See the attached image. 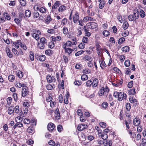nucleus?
Segmentation results:
<instances>
[{
	"mask_svg": "<svg viewBox=\"0 0 146 146\" xmlns=\"http://www.w3.org/2000/svg\"><path fill=\"white\" fill-rule=\"evenodd\" d=\"M124 122L126 127V129H129L130 128L129 124L131 123L132 122V121L131 120L130 118L128 119V121L126 120H124Z\"/></svg>",
	"mask_w": 146,
	"mask_h": 146,
	"instance_id": "obj_15",
	"label": "nucleus"
},
{
	"mask_svg": "<svg viewBox=\"0 0 146 146\" xmlns=\"http://www.w3.org/2000/svg\"><path fill=\"white\" fill-rule=\"evenodd\" d=\"M79 13L78 12L76 11L73 15V21L74 23H76L79 21Z\"/></svg>",
	"mask_w": 146,
	"mask_h": 146,
	"instance_id": "obj_3",
	"label": "nucleus"
},
{
	"mask_svg": "<svg viewBox=\"0 0 146 146\" xmlns=\"http://www.w3.org/2000/svg\"><path fill=\"white\" fill-rule=\"evenodd\" d=\"M14 106H11L9 108L8 110V113L9 115L12 114L14 112Z\"/></svg>",
	"mask_w": 146,
	"mask_h": 146,
	"instance_id": "obj_20",
	"label": "nucleus"
},
{
	"mask_svg": "<svg viewBox=\"0 0 146 146\" xmlns=\"http://www.w3.org/2000/svg\"><path fill=\"white\" fill-rule=\"evenodd\" d=\"M88 25L90 27V29H93L98 27V25L97 23L93 22H90L88 23Z\"/></svg>",
	"mask_w": 146,
	"mask_h": 146,
	"instance_id": "obj_8",
	"label": "nucleus"
},
{
	"mask_svg": "<svg viewBox=\"0 0 146 146\" xmlns=\"http://www.w3.org/2000/svg\"><path fill=\"white\" fill-rule=\"evenodd\" d=\"M134 17L135 18V20L138 19L139 17V12L137 8H135L133 10V14Z\"/></svg>",
	"mask_w": 146,
	"mask_h": 146,
	"instance_id": "obj_5",
	"label": "nucleus"
},
{
	"mask_svg": "<svg viewBox=\"0 0 146 146\" xmlns=\"http://www.w3.org/2000/svg\"><path fill=\"white\" fill-rule=\"evenodd\" d=\"M48 130L51 132L53 131L55 128L54 124L51 122L49 123L47 126Z\"/></svg>",
	"mask_w": 146,
	"mask_h": 146,
	"instance_id": "obj_6",
	"label": "nucleus"
},
{
	"mask_svg": "<svg viewBox=\"0 0 146 146\" xmlns=\"http://www.w3.org/2000/svg\"><path fill=\"white\" fill-rule=\"evenodd\" d=\"M3 16L5 17V19H7L8 20H10L11 19V17L10 15L8 13L6 12H4L3 13Z\"/></svg>",
	"mask_w": 146,
	"mask_h": 146,
	"instance_id": "obj_27",
	"label": "nucleus"
},
{
	"mask_svg": "<svg viewBox=\"0 0 146 146\" xmlns=\"http://www.w3.org/2000/svg\"><path fill=\"white\" fill-rule=\"evenodd\" d=\"M66 7L64 5L60 6L58 9L59 12H62L66 9Z\"/></svg>",
	"mask_w": 146,
	"mask_h": 146,
	"instance_id": "obj_32",
	"label": "nucleus"
},
{
	"mask_svg": "<svg viewBox=\"0 0 146 146\" xmlns=\"http://www.w3.org/2000/svg\"><path fill=\"white\" fill-rule=\"evenodd\" d=\"M98 2H100V4L99 5V8L100 9H103L105 6V1L104 0H102L101 1H100Z\"/></svg>",
	"mask_w": 146,
	"mask_h": 146,
	"instance_id": "obj_26",
	"label": "nucleus"
},
{
	"mask_svg": "<svg viewBox=\"0 0 146 146\" xmlns=\"http://www.w3.org/2000/svg\"><path fill=\"white\" fill-rule=\"evenodd\" d=\"M41 33V31L39 30L33 29V33H32L31 34H34V35H40Z\"/></svg>",
	"mask_w": 146,
	"mask_h": 146,
	"instance_id": "obj_31",
	"label": "nucleus"
},
{
	"mask_svg": "<svg viewBox=\"0 0 146 146\" xmlns=\"http://www.w3.org/2000/svg\"><path fill=\"white\" fill-rule=\"evenodd\" d=\"M71 41L70 40H68L66 42H64L63 43L62 47L64 46V47H66V46H67L68 47H71L72 45H73Z\"/></svg>",
	"mask_w": 146,
	"mask_h": 146,
	"instance_id": "obj_13",
	"label": "nucleus"
},
{
	"mask_svg": "<svg viewBox=\"0 0 146 146\" xmlns=\"http://www.w3.org/2000/svg\"><path fill=\"white\" fill-rule=\"evenodd\" d=\"M33 17L35 19H37L39 16L40 15L39 13L35 11L33 13Z\"/></svg>",
	"mask_w": 146,
	"mask_h": 146,
	"instance_id": "obj_34",
	"label": "nucleus"
},
{
	"mask_svg": "<svg viewBox=\"0 0 146 146\" xmlns=\"http://www.w3.org/2000/svg\"><path fill=\"white\" fill-rule=\"evenodd\" d=\"M46 79L48 82L51 83L52 82H55L56 81L55 78L54 76L52 77L50 75H48L46 77Z\"/></svg>",
	"mask_w": 146,
	"mask_h": 146,
	"instance_id": "obj_7",
	"label": "nucleus"
},
{
	"mask_svg": "<svg viewBox=\"0 0 146 146\" xmlns=\"http://www.w3.org/2000/svg\"><path fill=\"white\" fill-rule=\"evenodd\" d=\"M129 24L127 21H125L123 23L122 25V27L124 30L127 29L129 27Z\"/></svg>",
	"mask_w": 146,
	"mask_h": 146,
	"instance_id": "obj_40",
	"label": "nucleus"
},
{
	"mask_svg": "<svg viewBox=\"0 0 146 146\" xmlns=\"http://www.w3.org/2000/svg\"><path fill=\"white\" fill-rule=\"evenodd\" d=\"M21 41L20 40H17L15 41V47L16 48H18L19 47V46L22 44Z\"/></svg>",
	"mask_w": 146,
	"mask_h": 146,
	"instance_id": "obj_30",
	"label": "nucleus"
},
{
	"mask_svg": "<svg viewBox=\"0 0 146 146\" xmlns=\"http://www.w3.org/2000/svg\"><path fill=\"white\" fill-rule=\"evenodd\" d=\"M54 116L55 118L57 120H59L60 117V115L59 110V108H57L54 111Z\"/></svg>",
	"mask_w": 146,
	"mask_h": 146,
	"instance_id": "obj_9",
	"label": "nucleus"
},
{
	"mask_svg": "<svg viewBox=\"0 0 146 146\" xmlns=\"http://www.w3.org/2000/svg\"><path fill=\"white\" fill-rule=\"evenodd\" d=\"M88 76L85 74L82 75L81 76V79L82 81H86L88 79Z\"/></svg>",
	"mask_w": 146,
	"mask_h": 146,
	"instance_id": "obj_49",
	"label": "nucleus"
},
{
	"mask_svg": "<svg viewBox=\"0 0 146 146\" xmlns=\"http://www.w3.org/2000/svg\"><path fill=\"white\" fill-rule=\"evenodd\" d=\"M129 102L131 103H134L135 104L133 105L135 106H136L138 105L137 101V99L133 98V97H130L129 98Z\"/></svg>",
	"mask_w": 146,
	"mask_h": 146,
	"instance_id": "obj_12",
	"label": "nucleus"
},
{
	"mask_svg": "<svg viewBox=\"0 0 146 146\" xmlns=\"http://www.w3.org/2000/svg\"><path fill=\"white\" fill-rule=\"evenodd\" d=\"M129 20L130 21H133L135 20V18L134 17V16L133 15H129L127 17Z\"/></svg>",
	"mask_w": 146,
	"mask_h": 146,
	"instance_id": "obj_60",
	"label": "nucleus"
},
{
	"mask_svg": "<svg viewBox=\"0 0 146 146\" xmlns=\"http://www.w3.org/2000/svg\"><path fill=\"white\" fill-rule=\"evenodd\" d=\"M142 142L139 144V146H145L146 145V138H143L141 139Z\"/></svg>",
	"mask_w": 146,
	"mask_h": 146,
	"instance_id": "obj_38",
	"label": "nucleus"
},
{
	"mask_svg": "<svg viewBox=\"0 0 146 146\" xmlns=\"http://www.w3.org/2000/svg\"><path fill=\"white\" fill-rule=\"evenodd\" d=\"M37 10H39V11L42 13H46L47 9L44 7H42L39 8L38 7H37L36 8Z\"/></svg>",
	"mask_w": 146,
	"mask_h": 146,
	"instance_id": "obj_14",
	"label": "nucleus"
},
{
	"mask_svg": "<svg viewBox=\"0 0 146 146\" xmlns=\"http://www.w3.org/2000/svg\"><path fill=\"white\" fill-rule=\"evenodd\" d=\"M7 103L8 105H6L5 106L7 107V105H10L12 101V98L11 97H8L7 99Z\"/></svg>",
	"mask_w": 146,
	"mask_h": 146,
	"instance_id": "obj_51",
	"label": "nucleus"
},
{
	"mask_svg": "<svg viewBox=\"0 0 146 146\" xmlns=\"http://www.w3.org/2000/svg\"><path fill=\"white\" fill-rule=\"evenodd\" d=\"M12 97L13 98L15 102H17L18 100V96L17 93L14 92L13 93Z\"/></svg>",
	"mask_w": 146,
	"mask_h": 146,
	"instance_id": "obj_56",
	"label": "nucleus"
},
{
	"mask_svg": "<svg viewBox=\"0 0 146 146\" xmlns=\"http://www.w3.org/2000/svg\"><path fill=\"white\" fill-rule=\"evenodd\" d=\"M16 75L20 78H21L23 76V73L21 70H19Z\"/></svg>",
	"mask_w": 146,
	"mask_h": 146,
	"instance_id": "obj_44",
	"label": "nucleus"
},
{
	"mask_svg": "<svg viewBox=\"0 0 146 146\" xmlns=\"http://www.w3.org/2000/svg\"><path fill=\"white\" fill-rule=\"evenodd\" d=\"M29 91L28 87L25 85L22 88L21 95L23 97H25L29 94Z\"/></svg>",
	"mask_w": 146,
	"mask_h": 146,
	"instance_id": "obj_2",
	"label": "nucleus"
},
{
	"mask_svg": "<svg viewBox=\"0 0 146 146\" xmlns=\"http://www.w3.org/2000/svg\"><path fill=\"white\" fill-rule=\"evenodd\" d=\"M100 66L102 69H104V67H106L107 65L106 64L104 60L99 61Z\"/></svg>",
	"mask_w": 146,
	"mask_h": 146,
	"instance_id": "obj_22",
	"label": "nucleus"
},
{
	"mask_svg": "<svg viewBox=\"0 0 146 146\" xmlns=\"http://www.w3.org/2000/svg\"><path fill=\"white\" fill-rule=\"evenodd\" d=\"M126 110L128 111H129L131 108V104L129 103H127L125 105Z\"/></svg>",
	"mask_w": 146,
	"mask_h": 146,
	"instance_id": "obj_62",
	"label": "nucleus"
},
{
	"mask_svg": "<svg viewBox=\"0 0 146 146\" xmlns=\"http://www.w3.org/2000/svg\"><path fill=\"white\" fill-rule=\"evenodd\" d=\"M108 103L106 102H104L102 104L101 107L102 108L106 109L108 107Z\"/></svg>",
	"mask_w": 146,
	"mask_h": 146,
	"instance_id": "obj_61",
	"label": "nucleus"
},
{
	"mask_svg": "<svg viewBox=\"0 0 146 146\" xmlns=\"http://www.w3.org/2000/svg\"><path fill=\"white\" fill-rule=\"evenodd\" d=\"M6 52L7 56L10 58H11L13 56V55L11 53L10 50L9 48H6Z\"/></svg>",
	"mask_w": 146,
	"mask_h": 146,
	"instance_id": "obj_21",
	"label": "nucleus"
},
{
	"mask_svg": "<svg viewBox=\"0 0 146 146\" xmlns=\"http://www.w3.org/2000/svg\"><path fill=\"white\" fill-rule=\"evenodd\" d=\"M92 143L90 141L88 142L84 141L83 143L82 144L83 146H92Z\"/></svg>",
	"mask_w": 146,
	"mask_h": 146,
	"instance_id": "obj_55",
	"label": "nucleus"
},
{
	"mask_svg": "<svg viewBox=\"0 0 146 146\" xmlns=\"http://www.w3.org/2000/svg\"><path fill=\"white\" fill-rule=\"evenodd\" d=\"M68 21V19L65 18L62 20L61 22V25L62 26H64L67 24Z\"/></svg>",
	"mask_w": 146,
	"mask_h": 146,
	"instance_id": "obj_28",
	"label": "nucleus"
},
{
	"mask_svg": "<svg viewBox=\"0 0 146 146\" xmlns=\"http://www.w3.org/2000/svg\"><path fill=\"white\" fill-rule=\"evenodd\" d=\"M129 94L130 95H134L136 93L135 89L133 88L130 89L128 91Z\"/></svg>",
	"mask_w": 146,
	"mask_h": 146,
	"instance_id": "obj_36",
	"label": "nucleus"
},
{
	"mask_svg": "<svg viewBox=\"0 0 146 146\" xmlns=\"http://www.w3.org/2000/svg\"><path fill=\"white\" fill-rule=\"evenodd\" d=\"M105 92V91L104 90V87H102L100 90L99 91V95L100 96H102L104 95Z\"/></svg>",
	"mask_w": 146,
	"mask_h": 146,
	"instance_id": "obj_58",
	"label": "nucleus"
},
{
	"mask_svg": "<svg viewBox=\"0 0 146 146\" xmlns=\"http://www.w3.org/2000/svg\"><path fill=\"white\" fill-rule=\"evenodd\" d=\"M125 40V38L123 37H121L118 40V43L119 44H122Z\"/></svg>",
	"mask_w": 146,
	"mask_h": 146,
	"instance_id": "obj_48",
	"label": "nucleus"
},
{
	"mask_svg": "<svg viewBox=\"0 0 146 146\" xmlns=\"http://www.w3.org/2000/svg\"><path fill=\"white\" fill-rule=\"evenodd\" d=\"M113 96L115 98H117L119 101H121L123 100H125L127 97V95L123 92H114Z\"/></svg>",
	"mask_w": 146,
	"mask_h": 146,
	"instance_id": "obj_1",
	"label": "nucleus"
},
{
	"mask_svg": "<svg viewBox=\"0 0 146 146\" xmlns=\"http://www.w3.org/2000/svg\"><path fill=\"white\" fill-rule=\"evenodd\" d=\"M15 86L17 87L20 88L21 87H22V88L23 87V86H25V85L24 84H21L20 82H16L15 84Z\"/></svg>",
	"mask_w": 146,
	"mask_h": 146,
	"instance_id": "obj_29",
	"label": "nucleus"
},
{
	"mask_svg": "<svg viewBox=\"0 0 146 146\" xmlns=\"http://www.w3.org/2000/svg\"><path fill=\"white\" fill-rule=\"evenodd\" d=\"M62 32L64 35H66L68 33V31L67 28L65 26H64L62 29Z\"/></svg>",
	"mask_w": 146,
	"mask_h": 146,
	"instance_id": "obj_33",
	"label": "nucleus"
},
{
	"mask_svg": "<svg viewBox=\"0 0 146 146\" xmlns=\"http://www.w3.org/2000/svg\"><path fill=\"white\" fill-rule=\"evenodd\" d=\"M63 47L65 50V52L68 53L69 55H70V54H71L73 51V50L72 49L66 48V47H64V46Z\"/></svg>",
	"mask_w": 146,
	"mask_h": 146,
	"instance_id": "obj_23",
	"label": "nucleus"
},
{
	"mask_svg": "<svg viewBox=\"0 0 146 146\" xmlns=\"http://www.w3.org/2000/svg\"><path fill=\"white\" fill-rule=\"evenodd\" d=\"M46 59V56L42 54L39 56V60L40 61H44Z\"/></svg>",
	"mask_w": 146,
	"mask_h": 146,
	"instance_id": "obj_52",
	"label": "nucleus"
},
{
	"mask_svg": "<svg viewBox=\"0 0 146 146\" xmlns=\"http://www.w3.org/2000/svg\"><path fill=\"white\" fill-rule=\"evenodd\" d=\"M102 34L105 37H107L110 35V33L109 31L104 30L102 32Z\"/></svg>",
	"mask_w": 146,
	"mask_h": 146,
	"instance_id": "obj_39",
	"label": "nucleus"
},
{
	"mask_svg": "<svg viewBox=\"0 0 146 146\" xmlns=\"http://www.w3.org/2000/svg\"><path fill=\"white\" fill-rule=\"evenodd\" d=\"M90 27L88 25V23L86 25H84L83 27V29L84 31V32H88L89 31V29H90Z\"/></svg>",
	"mask_w": 146,
	"mask_h": 146,
	"instance_id": "obj_43",
	"label": "nucleus"
},
{
	"mask_svg": "<svg viewBox=\"0 0 146 146\" xmlns=\"http://www.w3.org/2000/svg\"><path fill=\"white\" fill-rule=\"evenodd\" d=\"M139 15L141 18H144L146 16V14L145 11L142 9H141L140 10L139 12Z\"/></svg>",
	"mask_w": 146,
	"mask_h": 146,
	"instance_id": "obj_24",
	"label": "nucleus"
},
{
	"mask_svg": "<svg viewBox=\"0 0 146 146\" xmlns=\"http://www.w3.org/2000/svg\"><path fill=\"white\" fill-rule=\"evenodd\" d=\"M40 42L41 43H42L44 45L47 44V40L44 37H41L40 39Z\"/></svg>",
	"mask_w": 146,
	"mask_h": 146,
	"instance_id": "obj_35",
	"label": "nucleus"
},
{
	"mask_svg": "<svg viewBox=\"0 0 146 146\" xmlns=\"http://www.w3.org/2000/svg\"><path fill=\"white\" fill-rule=\"evenodd\" d=\"M100 136H101L102 138L104 140L107 139L108 137V135L107 134L103 133L100 135Z\"/></svg>",
	"mask_w": 146,
	"mask_h": 146,
	"instance_id": "obj_63",
	"label": "nucleus"
},
{
	"mask_svg": "<svg viewBox=\"0 0 146 146\" xmlns=\"http://www.w3.org/2000/svg\"><path fill=\"white\" fill-rule=\"evenodd\" d=\"M141 122V120L139 117H136L133 119V124L136 126L139 125Z\"/></svg>",
	"mask_w": 146,
	"mask_h": 146,
	"instance_id": "obj_11",
	"label": "nucleus"
},
{
	"mask_svg": "<svg viewBox=\"0 0 146 146\" xmlns=\"http://www.w3.org/2000/svg\"><path fill=\"white\" fill-rule=\"evenodd\" d=\"M81 27H79L77 29V36H80L82 34V32L81 31Z\"/></svg>",
	"mask_w": 146,
	"mask_h": 146,
	"instance_id": "obj_37",
	"label": "nucleus"
},
{
	"mask_svg": "<svg viewBox=\"0 0 146 146\" xmlns=\"http://www.w3.org/2000/svg\"><path fill=\"white\" fill-rule=\"evenodd\" d=\"M86 86L87 87H90L92 86V80H88L86 82Z\"/></svg>",
	"mask_w": 146,
	"mask_h": 146,
	"instance_id": "obj_45",
	"label": "nucleus"
},
{
	"mask_svg": "<svg viewBox=\"0 0 146 146\" xmlns=\"http://www.w3.org/2000/svg\"><path fill=\"white\" fill-rule=\"evenodd\" d=\"M34 129L32 127H28L27 130V132L30 133H32L34 132Z\"/></svg>",
	"mask_w": 146,
	"mask_h": 146,
	"instance_id": "obj_53",
	"label": "nucleus"
},
{
	"mask_svg": "<svg viewBox=\"0 0 146 146\" xmlns=\"http://www.w3.org/2000/svg\"><path fill=\"white\" fill-rule=\"evenodd\" d=\"M52 20V19L51 18V16L49 15H47L46 17L44 22L45 24H48Z\"/></svg>",
	"mask_w": 146,
	"mask_h": 146,
	"instance_id": "obj_16",
	"label": "nucleus"
},
{
	"mask_svg": "<svg viewBox=\"0 0 146 146\" xmlns=\"http://www.w3.org/2000/svg\"><path fill=\"white\" fill-rule=\"evenodd\" d=\"M31 35L37 41H38L39 40L40 35H35L34 34H31Z\"/></svg>",
	"mask_w": 146,
	"mask_h": 146,
	"instance_id": "obj_64",
	"label": "nucleus"
},
{
	"mask_svg": "<svg viewBox=\"0 0 146 146\" xmlns=\"http://www.w3.org/2000/svg\"><path fill=\"white\" fill-rule=\"evenodd\" d=\"M95 45L96 48V51H101L102 50V49L101 48V46L99 43H97Z\"/></svg>",
	"mask_w": 146,
	"mask_h": 146,
	"instance_id": "obj_54",
	"label": "nucleus"
},
{
	"mask_svg": "<svg viewBox=\"0 0 146 146\" xmlns=\"http://www.w3.org/2000/svg\"><path fill=\"white\" fill-rule=\"evenodd\" d=\"M88 127V126L87 124L79 125L77 127V129L78 131H81L87 129Z\"/></svg>",
	"mask_w": 146,
	"mask_h": 146,
	"instance_id": "obj_4",
	"label": "nucleus"
},
{
	"mask_svg": "<svg viewBox=\"0 0 146 146\" xmlns=\"http://www.w3.org/2000/svg\"><path fill=\"white\" fill-rule=\"evenodd\" d=\"M19 108L18 105L14 107V112L16 113H19Z\"/></svg>",
	"mask_w": 146,
	"mask_h": 146,
	"instance_id": "obj_57",
	"label": "nucleus"
},
{
	"mask_svg": "<svg viewBox=\"0 0 146 146\" xmlns=\"http://www.w3.org/2000/svg\"><path fill=\"white\" fill-rule=\"evenodd\" d=\"M53 52L52 50L47 49L45 51V54L49 56H51L53 54Z\"/></svg>",
	"mask_w": 146,
	"mask_h": 146,
	"instance_id": "obj_17",
	"label": "nucleus"
},
{
	"mask_svg": "<svg viewBox=\"0 0 146 146\" xmlns=\"http://www.w3.org/2000/svg\"><path fill=\"white\" fill-rule=\"evenodd\" d=\"M29 57L30 60L31 61H33L34 60V53L31 51L29 52Z\"/></svg>",
	"mask_w": 146,
	"mask_h": 146,
	"instance_id": "obj_46",
	"label": "nucleus"
},
{
	"mask_svg": "<svg viewBox=\"0 0 146 146\" xmlns=\"http://www.w3.org/2000/svg\"><path fill=\"white\" fill-rule=\"evenodd\" d=\"M22 20H21V19L18 18H15L14 19L15 22L19 26L21 25V21Z\"/></svg>",
	"mask_w": 146,
	"mask_h": 146,
	"instance_id": "obj_41",
	"label": "nucleus"
},
{
	"mask_svg": "<svg viewBox=\"0 0 146 146\" xmlns=\"http://www.w3.org/2000/svg\"><path fill=\"white\" fill-rule=\"evenodd\" d=\"M25 16L27 17H30L31 15V11L29 10H27L25 11Z\"/></svg>",
	"mask_w": 146,
	"mask_h": 146,
	"instance_id": "obj_47",
	"label": "nucleus"
},
{
	"mask_svg": "<svg viewBox=\"0 0 146 146\" xmlns=\"http://www.w3.org/2000/svg\"><path fill=\"white\" fill-rule=\"evenodd\" d=\"M82 41L84 43H87L89 42V39L86 36H83L82 38Z\"/></svg>",
	"mask_w": 146,
	"mask_h": 146,
	"instance_id": "obj_59",
	"label": "nucleus"
},
{
	"mask_svg": "<svg viewBox=\"0 0 146 146\" xmlns=\"http://www.w3.org/2000/svg\"><path fill=\"white\" fill-rule=\"evenodd\" d=\"M37 47L40 49H43L44 48L45 45L38 42L37 44Z\"/></svg>",
	"mask_w": 146,
	"mask_h": 146,
	"instance_id": "obj_19",
	"label": "nucleus"
},
{
	"mask_svg": "<svg viewBox=\"0 0 146 146\" xmlns=\"http://www.w3.org/2000/svg\"><path fill=\"white\" fill-rule=\"evenodd\" d=\"M8 79L10 82H13L15 80V77L13 75L10 74L8 76Z\"/></svg>",
	"mask_w": 146,
	"mask_h": 146,
	"instance_id": "obj_50",
	"label": "nucleus"
},
{
	"mask_svg": "<svg viewBox=\"0 0 146 146\" xmlns=\"http://www.w3.org/2000/svg\"><path fill=\"white\" fill-rule=\"evenodd\" d=\"M122 51L124 52H127L129 50V46H126L121 48Z\"/></svg>",
	"mask_w": 146,
	"mask_h": 146,
	"instance_id": "obj_42",
	"label": "nucleus"
},
{
	"mask_svg": "<svg viewBox=\"0 0 146 146\" xmlns=\"http://www.w3.org/2000/svg\"><path fill=\"white\" fill-rule=\"evenodd\" d=\"M99 82L97 78H95L92 81V83L93 87L95 88L97 87L98 85Z\"/></svg>",
	"mask_w": 146,
	"mask_h": 146,
	"instance_id": "obj_10",
	"label": "nucleus"
},
{
	"mask_svg": "<svg viewBox=\"0 0 146 146\" xmlns=\"http://www.w3.org/2000/svg\"><path fill=\"white\" fill-rule=\"evenodd\" d=\"M82 59L83 61L86 62L87 61H88L90 60H92V58L90 56L88 55H86L82 58Z\"/></svg>",
	"mask_w": 146,
	"mask_h": 146,
	"instance_id": "obj_18",
	"label": "nucleus"
},
{
	"mask_svg": "<svg viewBox=\"0 0 146 146\" xmlns=\"http://www.w3.org/2000/svg\"><path fill=\"white\" fill-rule=\"evenodd\" d=\"M60 1H56L53 5L52 7V9H56L60 5Z\"/></svg>",
	"mask_w": 146,
	"mask_h": 146,
	"instance_id": "obj_25",
	"label": "nucleus"
}]
</instances>
